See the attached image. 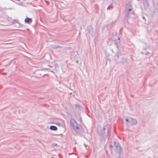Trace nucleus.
I'll return each mask as SVG.
<instances>
[{
    "mask_svg": "<svg viewBox=\"0 0 158 158\" xmlns=\"http://www.w3.org/2000/svg\"><path fill=\"white\" fill-rule=\"evenodd\" d=\"M111 130V126L109 124H107L103 127L102 128L98 131V133L99 135H104L106 137L108 136Z\"/></svg>",
    "mask_w": 158,
    "mask_h": 158,
    "instance_id": "f257e3e1",
    "label": "nucleus"
},
{
    "mask_svg": "<svg viewBox=\"0 0 158 158\" xmlns=\"http://www.w3.org/2000/svg\"><path fill=\"white\" fill-rule=\"evenodd\" d=\"M114 60L117 63L121 64L126 62V59L122 55L120 52H117L115 54Z\"/></svg>",
    "mask_w": 158,
    "mask_h": 158,
    "instance_id": "f03ea898",
    "label": "nucleus"
},
{
    "mask_svg": "<svg viewBox=\"0 0 158 158\" xmlns=\"http://www.w3.org/2000/svg\"><path fill=\"white\" fill-rule=\"evenodd\" d=\"M70 124L71 127L76 132H79L80 129L78 126V124L75 119L72 118L70 120Z\"/></svg>",
    "mask_w": 158,
    "mask_h": 158,
    "instance_id": "7ed1b4c3",
    "label": "nucleus"
},
{
    "mask_svg": "<svg viewBox=\"0 0 158 158\" xmlns=\"http://www.w3.org/2000/svg\"><path fill=\"white\" fill-rule=\"evenodd\" d=\"M114 145H111L110 146V148L115 147V150L116 152L118 153H120L122 151V148L118 143L115 142H113Z\"/></svg>",
    "mask_w": 158,
    "mask_h": 158,
    "instance_id": "20e7f679",
    "label": "nucleus"
},
{
    "mask_svg": "<svg viewBox=\"0 0 158 158\" xmlns=\"http://www.w3.org/2000/svg\"><path fill=\"white\" fill-rule=\"evenodd\" d=\"M34 74L36 77L40 78L42 76L46 75L44 74V72L41 70H36L34 72Z\"/></svg>",
    "mask_w": 158,
    "mask_h": 158,
    "instance_id": "39448f33",
    "label": "nucleus"
},
{
    "mask_svg": "<svg viewBox=\"0 0 158 158\" xmlns=\"http://www.w3.org/2000/svg\"><path fill=\"white\" fill-rule=\"evenodd\" d=\"M88 33L93 36L94 34V29L91 25H89L87 28Z\"/></svg>",
    "mask_w": 158,
    "mask_h": 158,
    "instance_id": "423d86ee",
    "label": "nucleus"
},
{
    "mask_svg": "<svg viewBox=\"0 0 158 158\" xmlns=\"http://www.w3.org/2000/svg\"><path fill=\"white\" fill-rule=\"evenodd\" d=\"M137 123V121L135 119L130 118L129 123H127L128 126H133L135 125Z\"/></svg>",
    "mask_w": 158,
    "mask_h": 158,
    "instance_id": "0eeeda50",
    "label": "nucleus"
},
{
    "mask_svg": "<svg viewBox=\"0 0 158 158\" xmlns=\"http://www.w3.org/2000/svg\"><path fill=\"white\" fill-rule=\"evenodd\" d=\"M100 136L99 139L101 142L103 143H105L106 139L107 138L108 136L105 137L104 135H99Z\"/></svg>",
    "mask_w": 158,
    "mask_h": 158,
    "instance_id": "6e6552de",
    "label": "nucleus"
},
{
    "mask_svg": "<svg viewBox=\"0 0 158 158\" xmlns=\"http://www.w3.org/2000/svg\"><path fill=\"white\" fill-rule=\"evenodd\" d=\"M32 21V19L31 18L27 17H26V18L24 20V22L25 23H27L29 24L31 23Z\"/></svg>",
    "mask_w": 158,
    "mask_h": 158,
    "instance_id": "1a4fd4ad",
    "label": "nucleus"
},
{
    "mask_svg": "<svg viewBox=\"0 0 158 158\" xmlns=\"http://www.w3.org/2000/svg\"><path fill=\"white\" fill-rule=\"evenodd\" d=\"M120 40V37H118V40H115V41L116 42L114 43V45L115 46V47L118 49V44L120 43L119 40Z\"/></svg>",
    "mask_w": 158,
    "mask_h": 158,
    "instance_id": "9d476101",
    "label": "nucleus"
},
{
    "mask_svg": "<svg viewBox=\"0 0 158 158\" xmlns=\"http://www.w3.org/2000/svg\"><path fill=\"white\" fill-rule=\"evenodd\" d=\"M52 48L56 49L59 48H62L63 47L58 45H52Z\"/></svg>",
    "mask_w": 158,
    "mask_h": 158,
    "instance_id": "9b49d317",
    "label": "nucleus"
},
{
    "mask_svg": "<svg viewBox=\"0 0 158 158\" xmlns=\"http://www.w3.org/2000/svg\"><path fill=\"white\" fill-rule=\"evenodd\" d=\"M145 7H148L149 6V3L147 0H142Z\"/></svg>",
    "mask_w": 158,
    "mask_h": 158,
    "instance_id": "f8f14e48",
    "label": "nucleus"
},
{
    "mask_svg": "<svg viewBox=\"0 0 158 158\" xmlns=\"http://www.w3.org/2000/svg\"><path fill=\"white\" fill-rule=\"evenodd\" d=\"M49 128L51 130L54 131H56L57 129V128L56 127L53 125L51 126Z\"/></svg>",
    "mask_w": 158,
    "mask_h": 158,
    "instance_id": "ddd939ff",
    "label": "nucleus"
},
{
    "mask_svg": "<svg viewBox=\"0 0 158 158\" xmlns=\"http://www.w3.org/2000/svg\"><path fill=\"white\" fill-rule=\"evenodd\" d=\"M75 105L76 108L78 109L79 110H80L82 108V107L79 104H76Z\"/></svg>",
    "mask_w": 158,
    "mask_h": 158,
    "instance_id": "4468645a",
    "label": "nucleus"
},
{
    "mask_svg": "<svg viewBox=\"0 0 158 158\" xmlns=\"http://www.w3.org/2000/svg\"><path fill=\"white\" fill-rule=\"evenodd\" d=\"M131 14V13H130L129 12H127V13H126L125 15V19H126V17H129Z\"/></svg>",
    "mask_w": 158,
    "mask_h": 158,
    "instance_id": "2eb2a0df",
    "label": "nucleus"
},
{
    "mask_svg": "<svg viewBox=\"0 0 158 158\" xmlns=\"http://www.w3.org/2000/svg\"><path fill=\"white\" fill-rule=\"evenodd\" d=\"M113 8V6H111V5H110L108 6V7L107 8V10H110V9H112Z\"/></svg>",
    "mask_w": 158,
    "mask_h": 158,
    "instance_id": "dca6fc26",
    "label": "nucleus"
},
{
    "mask_svg": "<svg viewBox=\"0 0 158 158\" xmlns=\"http://www.w3.org/2000/svg\"><path fill=\"white\" fill-rule=\"evenodd\" d=\"M52 147H55V146H57V144L56 143H53L52 145Z\"/></svg>",
    "mask_w": 158,
    "mask_h": 158,
    "instance_id": "f3484780",
    "label": "nucleus"
},
{
    "mask_svg": "<svg viewBox=\"0 0 158 158\" xmlns=\"http://www.w3.org/2000/svg\"><path fill=\"white\" fill-rule=\"evenodd\" d=\"M130 120V118L129 119L126 118V121L127 122V123H129V121Z\"/></svg>",
    "mask_w": 158,
    "mask_h": 158,
    "instance_id": "a211bd4d",
    "label": "nucleus"
},
{
    "mask_svg": "<svg viewBox=\"0 0 158 158\" xmlns=\"http://www.w3.org/2000/svg\"><path fill=\"white\" fill-rule=\"evenodd\" d=\"M79 120L80 122H82V118L81 117H80Z\"/></svg>",
    "mask_w": 158,
    "mask_h": 158,
    "instance_id": "6ab92c4d",
    "label": "nucleus"
},
{
    "mask_svg": "<svg viewBox=\"0 0 158 158\" xmlns=\"http://www.w3.org/2000/svg\"><path fill=\"white\" fill-rule=\"evenodd\" d=\"M127 10H128V11L127 12H130V11H131L132 10V9L131 8H129V9H128Z\"/></svg>",
    "mask_w": 158,
    "mask_h": 158,
    "instance_id": "aec40b11",
    "label": "nucleus"
},
{
    "mask_svg": "<svg viewBox=\"0 0 158 158\" xmlns=\"http://www.w3.org/2000/svg\"><path fill=\"white\" fill-rule=\"evenodd\" d=\"M64 48L66 49H70V48L69 47H66Z\"/></svg>",
    "mask_w": 158,
    "mask_h": 158,
    "instance_id": "412c9836",
    "label": "nucleus"
},
{
    "mask_svg": "<svg viewBox=\"0 0 158 158\" xmlns=\"http://www.w3.org/2000/svg\"><path fill=\"white\" fill-rule=\"evenodd\" d=\"M44 69L46 70H48L49 69L48 68H44Z\"/></svg>",
    "mask_w": 158,
    "mask_h": 158,
    "instance_id": "4be33fe9",
    "label": "nucleus"
},
{
    "mask_svg": "<svg viewBox=\"0 0 158 158\" xmlns=\"http://www.w3.org/2000/svg\"><path fill=\"white\" fill-rule=\"evenodd\" d=\"M149 54V53L148 52H147L146 53H145V55H148Z\"/></svg>",
    "mask_w": 158,
    "mask_h": 158,
    "instance_id": "5701e85b",
    "label": "nucleus"
},
{
    "mask_svg": "<svg viewBox=\"0 0 158 158\" xmlns=\"http://www.w3.org/2000/svg\"><path fill=\"white\" fill-rule=\"evenodd\" d=\"M48 56L49 59L51 58V56L49 55H48Z\"/></svg>",
    "mask_w": 158,
    "mask_h": 158,
    "instance_id": "b1692460",
    "label": "nucleus"
},
{
    "mask_svg": "<svg viewBox=\"0 0 158 158\" xmlns=\"http://www.w3.org/2000/svg\"><path fill=\"white\" fill-rule=\"evenodd\" d=\"M76 62L77 63H78V60H76Z\"/></svg>",
    "mask_w": 158,
    "mask_h": 158,
    "instance_id": "393cba45",
    "label": "nucleus"
},
{
    "mask_svg": "<svg viewBox=\"0 0 158 158\" xmlns=\"http://www.w3.org/2000/svg\"><path fill=\"white\" fill-rule=\"evenodd\" d=\"M55 64V67H56V64Z\"/></svg>",
    "mask_w": 158,
    "mask_h": 158,
    "instance_id": "a878e982",
    "label": "nucleus"
},
{
    "mask_svg": "<svg viewBox=\"0 0 158 158\" xmlns=\"http://www.w3.org/2000/svg\"><path fill=\"white\" fill-rule=\"evenodd\" d=\"M143 19H145V18H144V17H143Z\"/></svg>",
    "mask_w": 158,
    "mask_h": 158,
    "instance_id": "bb28decb",
    "label": "nucleus"
},
{
    "mask_svg": "<svg viewBox=\"0 0 158 158\" xmlns=\"http://www.w3.org/2000/svg\"><path fill=\"white\" fill-rule=\"evenodd\" d=\"M70 94H72V93H70Z\"/></svg>",
    "mask_w": 158,
    "mask_h": 158,
    "instance_id": "cd10ccee",
    "label": "nucleus"
},
{
    "mask_svg": "<svg viewBox=\"0 0 158 158\" xmlns=\"http://www.w3.org/2000/svg\"><path fill=\"white\" fill-rule=\"evenodd\" d=\"M60 125V123H59V124H58V125Z\"/></svg>",
    "mask_w": 158,
    "mask_h": 158,
    "instance_id": "c85d7f7f",
    "label": "nucleus"
},
{
    "mask_svg": "<svg viewBox=\"0 0 158 158\" xmlns=\"http://www.w3.org/2000/svg\"><path fill=\"white\" fill-rule=\"evenodd\" d=\"M60 125V123H59V124H58V125Z\"/></svg>",
    "mask_w": 158,
    "mask_h": 158,
    "instance_id": "c756f323",
    "label": "nucleus"
}]
</instances>
